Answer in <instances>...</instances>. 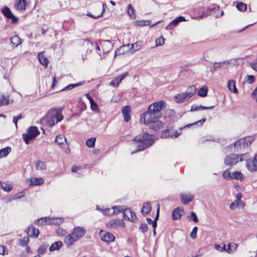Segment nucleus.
<instances>
[{"label": "nucleus", "mask_w": 257, "mask_h": 257, "mask_svg": "<svg viewBox=\"0 0 257 257\" xmlns=\"http://www.w3.org/2000/svg\"><path fill=\"white\" fill-rule=\"evenodd\" d=\"M166 103L164 100L156 101L150 104L147 110L141 115V122L149 124V128L155 132L159 131L163 127L164 122L158 119L162 117L161 111L166 107Z\"/></svg>", "instance_id": "nucleus-1"}, {"label": "nucleus", "mask_w": 257, "mask_h": 257, "mask_svg": "<svg viewBox=\"0 0 257 257\" xmlns=\"http://www.w3.org/2000/svg\"><path fill=\"white\" fill-rule=\"evenodd\" d=\"M133 141L139 142L140 144L138 145L137 149L132 152V154L144 150L151 147L154 143L153 136L147 133H144L142 136H137Z\"/></svg>", "instance_id": "nucleus-2"}, {"label": "nucleus", "mask_w": 257, "mask_h": 257, "mask_svg": "<svg viewBox=\"0 0 257 257\" xmlns=\"http://www.w3.org/2000/svg\"><path fill=\"white\" fill-rule=\"evenodd\" d=\"M253 136H247L238 139L235 142L237 153H243L245 149L247 148L254 141Z\"/></svg>", "instance_id": "nucleus-3"}, {"label": "nucleus", "mask_w": 257, "mask_h": 257, "mask_svg": "<svg viewBox=\"0 0 257 257\" xmlns=\"http://www.w3.org/2000/svg\"><path fill=\"white\" fill-rule=\"evenodd\" d=\"M40 134V132L38 127L36 126H31L28 128L26 133L22 135V138L24 142L28 145L31 141L35 140L36 138Z\"/></svg>", "instance_id": "nucleus-4"}, {"label": "nucleus", "mask_w": 257, "mask_h": 257, "mask_svg": "<svg viewBox=\"0 0 257 257\" xmlns=\"http://www.w3.org/2000/svg\"><path fill=\"white\" fill-rule=\"evenodd\" d=\"M64 221L63 218L60 217H42L37 219L35 223L38 225H43L44 224H55L59 225Z\"/></svg>", "instance_id": "nucleus-5"}, {"label": "nucleus", "mask_w": 257, "mask_h": 257, "mask_svg": "<svg viewBox=\"0 0 257 257\" xmlns=\"http://www.w3.org/2000/svg\"><path fill=\"white\" fill-rule=\"evenodd\" d=\"M46 123L50 127H52L57 121V115L56 112L51 109L49 110L46 116L44 118Z\"/></svg>", "instance_id": "nucleus-6"}, {"label": "nucleus", "mask_w": 257, "mask_h": 257, "mask_svg": "<svg viewBox=\"0 0 257 257\" xmlns=\"http://www.w3.org/2000/svg\"><path fill=\"white\" fill-rule=\"evenodd\" d=\"M1 12L6 18L11 20L12 23L17 24L18 23L19 18L13 14L9 7H4L1 9Z\"/></svg>", "instance_id": "nucleus-7"}, {"label": "nucleus", "mask_w": 257, "mask_h": 257, "mask_svg": "<svg viewBox=\"0 0 257 257\" xmlns=\"http://www.w3.org/2000/svg\"><path fill=\"white\" fill-rule=\"evenodd\" d=\"M125 226V222L121 219H111L106 223V227L112 229H117L119 227L124 228Z\"/></svg>", "instance_id": "nucleus-8"}, {"label": "nucleus", "mask_w": 257, "mask_h": 257, "mask_svg": "<svg viewBox=\"0 0 257 257\" xmlns=\"http://www.w3.org/2000/svg\"><path fill=\"white\" fill-rule=\"evenodd\" d=\"M239 155L234 154H231L227 155L224 159V163L228 166H232L236 164L238 162Z\"/></svg>", "instance_id": "nucleus-9"}, {"label": "nucleus", "mask_w": 257, "mask_h": 257, "mask_svg": "<svg viewBox=\"0 0 257 257\" xmlns=\"http://www.w3.org/2000/svg\"><path fill=\"white\" fill-rule=\"evenodd\" d=\"M246 167L251 172L257 171V154L252 160H246Z\"/></svg>", "instance_id": "nucleus-10"}, {"label": "nucleus", "mask_w": 257, "mask_h": 257, "mask_svg": "<svg viewBox=\"0 0 257 257\" xmlns=\"http://www.w3.org/2000/svg\"><path fill=\"white\" fill-rule=\"evenodd\" d=\"M123 215L125 220L134 222L137 219L135 212L131 208H125L123 211Z\"/></svg>", "instance_id": "nucleus-11"}, {"label": "nucleus", "mask_w": 257, "mask_h": 257, "mask_svg": "<svg viewBox=\"0 0 257 257\" xmlns=\"http://www.w3.org/2000/svg\"><path fill=\"white\" fill-rule=\"evenodd\" d=\"M220 11L219 7L217 6L214 7L213 8H208L207 11L203 13V14L201 15L200 17L201 18L206 17L207 16L210 15L212 16L215 17H218V12Z\"/></svg>", "instance_id": "nucleus-12"}, {"label": "nucleus", "mask_w": 257, "mask_h": 257, "mask_svg": "<svg viewBox=\"0 0 257 257\" xmlns=\"http://www.w3.org/2000/svg\"><path fill=\"white\" fill-rule=\"evenodd\" d=\"M72 233L78 240L83 237L86 233V229L82 226H77L73 228Z\"/></svg>", "instance_id": "nucleus-13"}, {"label": "nucleus", "mask_w": 257, "mask_h": 257, "mask_svg": "<svg viewBox=\"0 0 257 257\" xmlns=\"http://www.w3.org/2000/svg\"><path fill=\"white\" fill-rule=\"evenodd\" d=\"M75 236L71 233L66 235L64 239V242L67 247L73 245L76 241L79 240Z\"/></svg>", "instance_id": "nucleus-14"}, {"label": "nucleus", "mask_w": 257, "mask_h": 257, "mask_svg": "<svg viewBox=\"0 0 257 257\" xmlns=\"http://www.w3.org/2000/svg\"><path fill=\"white\" fill-rule=\"evenodd\" d=\"M27 5L26 0H16L14 8L17 11L22 12L26 10Z\"/></svg>", "instance_id": "nucleus-15"}, {"label": "nucleus", "mask_w": 257, "mask_h": 257, "mask_svg": "<svg viewBox=\"0 0 257 257\" xmlns=\"http://www.w3.org/2000/svg\"><path fill=\"white\" fill-rule=\"evenodd\" d=\"M186 19L183 16H180L173 20L166 27V29H172L174 27L178 25L179 23L185 21Z\"/></svg>", "instance_id": "nucleus-16"}, {"label": "nucleus", "mask_w": 257, "mask_h": 257, "mask_svg": "<svg viewBox=\"0 0 257 257\" xmlns=\"http://www.w3.org/2000/svg\"><path fill=\"white\" fill-rule=\"evenodd\" d=\"M131 107L129 105L123 106L122 109V113L123 114L124 120L125 122H128L131 118L130 112Z\"/></svg>", "instance_id": "nucleus-17"}, {"label": "nucleus", "mask_w": 257, "mask_h": 257, "mask_svg": "<svg viewBox=\"0 0 257 257\" xmlns=\"http://www.w3.org/2000/svg\"><path fill=\"white\" fill-rule=\"evenodd\" d=\"M101 239L104 242L109 243L114 241L115 237L111 233L105 232L101 235Z\"/></svg>", "instance_id": "nucleus-18"}, {"label": "nucleus", "mask_w": 257, "mask_h": 257, "mask_svg": "<svg viewBox=\"0 0 257 257\" xmlns=\"http://www.w3.org/2000/svg\"><path fill=\"white\" fill-rule=\"evenodd\" d=\"M174 98L177 103H181L188 100L190 98L188 97L187 94L184 92L176 95L174 97Z\"/></svg>", "instance_id": "nucleus-19"}, {"label": "nucleus", "mask_w": 257, "mask_h": 257, "mask_svg": "<svg viewBox=\"0 0 257 257\" xmlns=\"http://www.w3.org/2000/svg\"><path fill=\"white\" fill-rule=\"evenodd\" d=\"M39 230L33 226H30L28 228L27 234L29 236L37 238L39 234Z\"/></svg>", "instance_id": "nucleus-20"}, {"label": "nucleus", "mask_w": 257, "mask_h": 257, "mask_svg": "<svg viewBox=\"0 0 257 257\" xmlns=\"http://www.w3.org/2000/svg\"><path fill=\"white\" fill-rule=\"evenodd\" d=\"M180 198L182 203L184 205H187L193 200L194 196L191 194L181 193Z\"/></svg>", "instance_id": "nucleus-21"}, {"label": "nucleus", "mask_w": 257, "mask_h": 257, "mask_svg": "<svg viewBox=\"0 0 257 257\" xmlns=\"http://www.w3.org/2000/svg\"><path fill=\"white\" fill-rule=\"evenodd\" d=\"M184 210L183 209H180L177 207L174 209L172 211V217L173 220H177L181 218L183 213Z\"/></svg>", "instance_id": "nucleus-22"}, {"label": "nucleus", "mask_w": 257, "mask_h": 257, "mask_svg": "<svg viewBox=\"0 0 257 257\" xmlns=\"http://www.w3.org/2000/svg\"><path fill=\"white\" fill-rule=\"evenodd\" d=\"M38 59L40 63L42 65H43L45 66H46V67L47 66V65L48 64L49 60H48V58L44 56L43 52H40L38 54Z\"/></svg>", "instance_id": "nucleus-23"}, {"label": "nucleus", "mask_w": 257, "mask_h": 257, "mask_svg": "<svg viewBox=\"0 0 257 257\" xmlns=\"http://www.w3.org/2000/svg\"><path fill=\"white\" fill-rule=\"evenodd\" d=\"M44 183V180L42 178L32 177L30 179V186L40 185Z\"/></svg>", "instance_id": "nucleus-24"}, {"label": "nucleus", "mask_w": 257, "mask_h": 257, "mask_svg": "<svg viewBox=\"0 0 257 257\" xmlns=\"http://www.w3.org/2000/svg\"><path fill=\"white\" fill-rule=\"evenodd\" d=\"M227 87L230 91L234 93H237L238 92L236 87L235 81L233 80H230L228 81Z\"/></svg>", "instance_id": "nucleus-25"}, {"label": "nucleus", "mask_w": 257, "mask_h": 257, "mask_svg": "<svg viewBox=\"0 0 257 257\" xmlns=\"http://www.w3.org/2000/svg\"><path fill=\"white\" fill-rule=\"evenodd\" d=\"M67 140L66 138L61 135H58L56 136L55 139V142L59 146H61L62 148H65V146H62L64 145V142H66Z\"/></svg>", "instance_id": "nucleus-26"}, {"label": "nucleus", "mask_w": 257, "mask_h": 257, "mask_svg": "<svg viewBox=\"0 0 257 257\" xmlns=\"http://www.w3.org/2000/svg\"><path fill=\"white\" fill-rule=\"evenodd\" d=\"M127 8V14L128 16L132 19H135L136 17V11L133 6L130 4L128 5Z\"/></svg>", "instance_id": "nucleus-27"}, {"label": "nucleus", "mask_w": 257, "mask_h": 257, "mask_svg": "<svg viewBox=\"0 0 257 257\" xmlns=\"http://www.w3.org/2000/svg\"><path fill=\"white\" fill-rule=\"evenodd\" d=\"M63 245V243L61 241H57L51 244L49 247V250L53 251L56 250H59Z\"/></svg>", "instance_id": "nucleus-28"}, {"label": "nucleus", "mask_w": 257, "mask_h": 257, "mask_svg": "<svg viewBox=\"0 0 257 257\" xmlns=\"http://www.w3.org/2000/svg\"><path fill=\"white\" fill-rule=\"evenodd\" d=\"M172 132H173V127L171 126L169 128L165 129L163 131L161 134L162 138H166L168 137H172Z\"/></svg>", "instance_id": "nucleus-29"}, {"label": "nucleus", "mask_w": 257, "mask_h": 257, "mask_svg": "<svg viewBox=\"0 0 257 257\" xmlns=\"http://www.w3.org/2000/svg\"><path fill=\"white\" fill-rule=\"evenodd\" d=\"M11 42L13 47H16L22 43V40L19 37L15 35L11 38Z\"/></svg>", "instance_id": "nucleus-30"}, {"label": "nucleus", "mask_w": 257, "mask_h": 257, "mask_svg": "<svg viewBox=\"0 0 257 257\" xmlns=\"http://www.w3.org/2000/svg\"><path fill=\"white\" fill-rule=\"evenodd\" d=\"M151 211V206L149 203L146 202L144 204L142 209V213L145 216L148 214Z\"/></svg>", "instance_id": "nucleus-31"}, {"label": "nucleus", "mask_w": 257, "mask_h": 257, "mask_svg": "<svg viewBox=\"0 0 257 257\" xmlns=\"http://www.w3.org/2000/svg\"><path fill=\"white\" fill-rule=\"evenodd\" d=\"M10 103L9 96L4 94L0 95V106L8 105Z\"/></svg>", "instance_id": "nucleus-32"}, {"label": "nucleus", "mask_w": 257, "mask_h": 257, "mask_svg": "<svg viewBox=\"0 0 257 257\" xmlns=\"http://www.w3.org/2000/svg\"><path fill=\"white\" fill-rule=\"evenodd\" d=\"M51 109L56 112L57 115V121H61L63 119L64 117L62 114V112L63 110V107H60L57 108H52Z\"/></svg>", "instance_id": "nucleus-33"}, {"label": "nucleus", "mask_w": 257, "mask_h": 257, "mask_svg": "<svg viewBox=\"0 0 257 257\" xmlns=\"http://www.w3.org/2000/svg\"><path fill=\"white\" fill-rule=\"evenodd\" d=\"M224 152L225 154L230 153L231 152H236V145L235 142L224 149Z\"/></svg>", "instance_id": "nucleus-34"}, {"label": "nucleus", "mask_w": 257, "mask_h": 257, "mask_svg": "<svg viewBox=\"0 0 257 257\" xmlns=\"http://www.w3.org/2000/svg\"><path fill=\"white\" fill-rule=\"evenodd\" d=\"M237 247L236 243L234 242H230L227 245V248H226V251L229 253H232L235 251Z\"/></svg>", "instance_id": "nucleus-35"}, {"label": "nucleus", "mask_w": 257, "mask_h": 257, "mask_svg": "<svg viewBox=\"0 0 257 257\" xmlns=\"http://www.w3.org/2000/svg\"><path fill=\"white\" fill-rule=\"evenodd\" d=\"M11 148L10 147H7L0 150V158L7 157L11 152Z\"/></svg>", "instance_id": "nucleus-36"}, {"label": "nucleus", "mask_w": 257, "mask_h": 257, "mask_svg": "<svg viewBox=\"0 0 257 257\" xmlns=\"http://www.w3.org/2000/svg\"><path fill=\"white\" fill-rule=\"evenodd\" d=\"M143 45V42L142 41H139L134 44H132L131 48L134 51H137L141 49Z\"/></svg>", "instance_id": "nucleus-37"}, {"label": "nucleus", "mask_w": 257, "mask_h": 257, "mask_svg": "<svg viewBox=\"0 0 257 257\" xmlns=\"http://www.w3.org/2000/svg\"><path fill=\"white\" fill-rule=\"evenodd\" d=\"M0 187L4 191L9 192L13 189L12 185H9L8 183H3L0 181Z\"/></svg>", "instance_id": "nucleus-38"}, {"label": "nucleus", "mask_w": 257, "mask_h": 257, "mask_svg": "<svg viewBox=\"0 0 257 257\" xmlns=\"http://www.w3.org/2000/svg\"><path fill=\"white\" fill-rule=\"evenodd\" d=\"M48 244L46 243H43L38 249V253L39 254H44L46 252Z\"/></svg>", "instance_id": "nucleus-39"}, {"label": "nucleus", "mask_w": 257, "mask_h": 257, "mask_svg": "<svg viewBox=\"0 0 257 257\" xmlns=\"http://www.w3.org/2000/svg\"><path fill=\"white\" fill-rule=\"evenodd\" d=\"M196 89L197 88L195 86H191L187 88L185 93L187 94L188 97L190 98L195 93Z\"/></svg>", "instance_id": "nucleus-40"}, {"label": "nucleus", "mask_w": 257, "mask_h": 257, "mask_svg": "<svg viewBox=\"0 0 257 257\" xmlns=\"http://www.w3.org/2000/svg\"><path fill=\"white\" fill-rule=\"evenodd\" d=\"M231 179H238L240 181H242L244 179V177L241 172L235 171L231 174Z\"/></svg>", "instance_id": "nucleus-41"}, {"label": "nucleus", "mask_w": 257, "mask_h": 257, "mask_svg": "<svg viewBox=\"0 0 257 257\" xmlns=\"http://www.w3.org/2000/svg\"><path fill=\"white\" fill-rule=\"evenodd\" d=\"M208 88L206 86H203L200 88L197 92V95L200 97H204L207 95Z\"/></svg>", "instance_id": "nucleus-42"}, {"label": "nucleus", "mask_w": 257, "mask_h": 257, "mask_svg": "<svg viewBox=\"0 0 257 257\" xmlns=\"http://www.w3.org/2000/svg\"><path fill=\"white\" fill-rule=\"evenodd\" d=\"M83 83H84L83 82H79L74 83V84H69L67 86L65 87L62 89H61L60 91H64V90H71L77 86L81 85L82 84H83Z\"/></svg>", "instance_id": "nucleus-43"}, {"label": "nucleus", "mask_w": 257, "mask_h": 257, "mask_svg": "<svg viewBox=\"0 0 257 257\" xmlns=\"http://www.w3.org/2000/svg\"><path fill=\"white\" fill-rule=\"evenodd\" d=\"M214 107V106H204L202 105L200 106H195V105H192L191 108V111H194L198 110L199 108L201 109H213Z\"/></svg>", "instance_id": "nucleus-44"}, {"label": "nucleus", "mask_w": 257, "mask_h": 257, "mask_svg": "<svg viewBox=\"0 0 257 257\" xmlns=\"http://www.w3.org/2000/svg\"><path fill=\"white\" fill-rule=\"evenodd\" d=\"M225 63V61L220 62L219 63L214 62L212 65L209 67V69L211 72H214L216 71L218 68H220L222 64Z\"/></svg>", "instance_id": "nucleus-45"}, {"label": "nucleus", "mask_w": 257, "mask_h": 257, "mask_svg": "<svg viewBox=\"0 0 257 257\" xmlns=\"http://www.w3.org/2000/svg\"><path fill=\"white\" fill-rule=\"evenodd\" d=\"M35 168L37 170H43L46 169V165L43 162L41 161H39L36 163Z\"/></svg>", "instance_id": "nucleus-46"}, {"label": "nucleus", "mask_w": 257, "mask_h": 257, "mask_svg": "<svg viewBox=\"0 0 257 257\" xmlns=\"http://www.w3.org/2000/svg\"><path fill=\"white\" fill-rule=\"evenodd\" d=\"M129 47V45H124L120 46L119 48H117V50L115 52V56L116 55H120L123 54L125 52V50H124L125 48H127Z\"/></svg>", "instance_id": "nucleus-47"}, {"label": "nucleus", "mask_w": 257, "mask_h": 257, "mask_svg": "<svg viewBox=\"0 0 257 257\" xmlns=\"http://www.w3.org/2000/svg\"><path fill=\"white\" fill-rule=\"evenodd\" d=\"M96 141V138H91L88 139L86 141V145L89 148H92L94 147Z\"/></svg>", "instance_id": "nucleus-48"}, {"label": "nucleus", "mask_w": 257, "mask_h": 257, "mask_svg": "<svg viewBox=\"0 0 257 257\" xmlns=\"http://www.w3.org/2000/svg\"><path fill=\"white\" fill-rule=\"evenodd\" d=\"M236 8L240 11H245L247 9V5L242 2H238L236 4Z\"/></svg>", "instance_id": "nucleus-49"}, {"label": "nucleus", "mask_w": 257, "mask_h": 257, "mask_svg": "<svg viewBox=\"0 0 257 257\" xmlns=\"http://www.w3.org/2000/svg\"><path fill=\"white\" fill-rule=\"evenodd\" d=\"M123 207H124V206H115L112 207L113 214H116L121 212H123V210L125 209Z\"/></svg>", "instance_id": "nucleus-50"}, {"label": "nucleus", "mask_w": 257, "mask_h": 257, "mask_svg": "<svg viewBox=\"0 0 257 257\" xmlns=\"http://www.w3.org/2000/svg\"><path fill=\"white\" fill-rule=\"evenodd\" d=\"M206 118H203L200 120H199L198 121H197L196 122H194L193 123H191V124H188L187 125H186V127H190L191 126H192V125H199L200 126H202L203 124V123L206 121Z\"/></svg>", "instance_id": "nucleus-51"}, {"label": "nucleus", "mask_w": 257, "mask_h": 257, "mask_svg": "<svg viewBox=\"0 0 257 257\" xmlns=\"http://www.w3.org/2000/svg\"><path fill=\"white\" fill-rule=\"evenodd\" d=\"M135 23L138 26H148L151 24V21H136Z\"/></svg>", "instance_id": "nucleus-52"}, {"label": "nucleus", "mask_w": 257, "mask_h": 257, "mask_svg": "<svg viewBox=\"0 0 257 257\" xmlns=\"http://www.w3.org/2000/svg\"><path fill=\"white\" fill-rule=\"evenodd\" d=\"M29 241V239L28 237H25L23 239L19 240V242L18 243V244L21 246H24L26 245Z\"/></svg>", "instance_id": "nucleus-53"}, {"label": "nucleus", "mask_w": 257, "mask_h": 257, "mask_svg": "<svg viewBox=\"0 0 257 257\" xmlns=\"http://www.w3.org/2000/svg\"><path fill=\"white\" fill-rule=\"evenodd\" d=\"M188 219L192 220L195 223L198 222V219L196 214L194 212H191L190 216L188 217Z\"/></svg>", "instance_id": "nucleus-54"}, {"label": "nucleus", "mask_w": 257, "mask_h": 257, "mask_svg": "<svg viewBox=\"0 0 257 257\" xmlns=\"http://www.w3.org/2000/svg\"><path fill=\"white\" fill-rule=\"evenodd\" d=\"M223 177L225 179L228 180L231 179V174L230 172L229 169H226L222 174Z\"/></svg>", "instance_id": "nucleus-55"}, {"label": "nucleus", "mask_w": 257, "mask_h": 257, "mask_svg": "<svg viewBox=\"0 0 257 257\" xmlns=\"http://www.w3.org/2000/svg\"><path fill=\"white\" fill-rule=\"evenodd\" d=\"M197 230H198V228L197 226H195L193 228L190 234V236L192 239H194L196 238V234H197Z\"/></svg>", "instance_id": "nucleus-56"}, {"label": "nucleus", "mask_w": 257, "mask_h": 257, "mask_svg": "<svg viewBox=\"0 0 257 257\" xmlns=\"http://www.w3.org/2000/svg\"><path fill=\"white\" fill-rule=\"evenodd\" d=\"M249 66L255 71L257 72V58L252 62L249 63Z\"/></svg>", "instance_id": "nucleus-57"}, {"label": "nucleus", "mask_w": 257, "mask_h": 257, "mask_svg": "<svg viewBox=\"0 0 257 257\" xmlns=\"http://www.w3.org/2000/svg\"><path fill=\"white\" fill-rule=\"evenodd\" d=\"M102 211L103 214L104 215H112L113 211H112V207L111 208H106L104 210H101Z\"/></svg>", "instance_id": "nucleus-58"}, {"label": "nucleus", "mask_w": 257, "mask_h": 257, "mask_svg": "<svg viewBox=\"0 0 257 257\" xmlns=\"http://www.w3.org/2000/svg\"><path fill=\"white\" fill-rule=\"evenodd\" d=\"M215 248L220 251H226V245L225 244H223L222 245L216 244L215 245Z\"/></svg>", "instance_id": "nucleus-59"}, {"label": "nucleus", "mask_w": 257, "mask_h": 257, "mask_svg": "<svg viewBox=\"0 0 257 257\" xmlns=\"http://www.w3.org/2000/svg\"><path fill=\"white\" fill-rule=\"evenodd\" d=\"M164 43V39L163 37H160L156 40V45L157 46H162Z\"/></svg>", "instance_id": "nucleus-60"}, {"label": "nucleus", "mask_w": 257, "mask_h": 257, "mask_svg": "<svg viewBox=\"0 0 257 257\" xmlns=\"http://www.w3.org/2000/svg\"><path fill=\"white\" fill-rule=\"evenodd\" d=\"M119 83L120 82L118 81V80L115 78L109 83V85L112 86L114 87H117L118 86Z\"/></svg>", "instance_id": "nucleus-61"}, {"label": "nucleus", "mask_w": 257, "mask_h": 257, "mask_svg": "<svg viewBox=\"0 0 257 257\" xmlns=\"http://www.w3.org/2000/svg\"><path fill=\"white\" fill-rule=\"evenodd\" d=\"M249 157V154L248 153H244L240 154V159L239 161L240 162L244 161L245 160H248L247 158Z\"/></svg>", "instance_id": "nucleus-62"}, {"label": "nucleus", "mask_w": 257, "mask_h": 257, "mask_svg": "<svg viewBox=\"0 0 257 257\" xmlns=\"http://www.w3.org/2000/svg\"><path fill=\"white\" fill-rule=\"evenodd\" d=\"M139 228L143 233L146 232L148 229V225L145 223H142Z\"/></svg>", "instance_id": "nucleus-63"}, {"label": "nucleus", "mask_w": 257, "mask_h": 257, "mask_svg": "<svg viewBox=\"0 0 257 257\" xmlns=\"http://www.w3.org/2000/svg\"><path fill=\"white\" fill-rule=\"evenodd\" d=\"M246 78L249 84L253 83L255 81V77L253 75H247Z\"/></svg>", "instance_id": "nucleus-64"}]
</instances>
